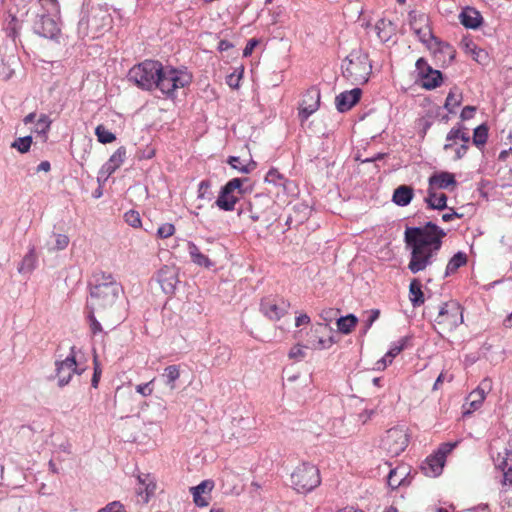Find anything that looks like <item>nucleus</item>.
Wrapping results in <instances>:
<instances>
[{
  "instance_id": "nucleus-18",
  "label": "nucleus",
  "mask_w": 512,
  "mask_h": 512,
  "mask_svg": "<svg viewBox=\"0 0 512 512\" xmlns=\"http://www.w3.org/2000/svg\"><path fill=\"white\" fill-rule=\"evenodd\" d=\"M496 467L504 471L501 494L502 497L509 492V487L512 486V451H505V457L501 458L500 454L496 459Z\"/></svg>"
},
{
  "instance_id": "nucleus-46",
  "label": "nucleus",
  "mask_w": 512,
  "mask_h": 512,
  "mask_svg": "<svg viewBox=\"0 0 512 512\" xmlns=\"http://www.w3.org/2000/svg\"><path fill=\"white\" fill-rule=\"evenodd\" d=\"M58 33L56 23L50 18L43 20V33L44 37L53 38Z\"/></svg>"
},
{
  "instance_id": "nucleus-33",
  "label": "nucleus",
  "mask_w": 512,
  "mask_h": 512,
  "mask_svg": "<svg viewBox=\"0 0 512 512\" xmlns=\"http://www.w3.org/2000/svg\"><path fill=\"white\" fill-rule=\"evenodd\" d=\"M467 255L464 252H457L448 262L445 275L454 274L460 267L467 264Z\"/></svg>"
},
{
  "instance_id": "nucleus-7",
  "label": "nucleus",
  "mask_w": 512,
  "mask_h": 512,
  "mask_svg": "<svg viewBox=\"0 0 512 512\" xmlns=\"http://www.w3.org/2000/svg\"><path fill=\"white\" fill-rule=\"evenodd\" d=\"M434 321L439 333L452 332L463 323L462 307L456 301L445 302L440 306Z\"/></svg>"
},
{
  "instance_id": "nucleus-36",
  "label": "nucleus",
  "mask_w": 512,
  "mask_h": 512,
  "mask_svg": "<svg viewBox=\"0 0 512 512\" xmlns=\"http://www.w3.org/2000/svg\"><path fill=\"white\" fill-rule=\"evenodd\" d=\"M262 200H263V198L261 196L257 195L249 203L250 218L253 222L259 221L265 214L264 210H259V206H260ZM264 200H265V198H264ZM266 202L269 203L270 200L266 199Z\"/></svg>"
},
{
  "instance_id": "nucleus-27",
  "label": "nucleus",
  "mask_w": 512,
  "mask_h": 512,
  "mask_svg": "<svg viewBox=\"0 0 512 512\" xmlns=\"http://www.w3.org/2000/svg\"><path fill=\"white\" fill-rule=\"evenodd\" d=\"M409 300L414 308L424 304L425 298L422 291V284L419 279L414 278L409 285Z\"/></svg>"
},
{
  "instance_id": "nucleus-6",
  "label": "nucleus",
  "mask_w": 512,
  "mask_h": 512,
  "mask_svg": "<svg viewBox=\"0 0 512 512\" xmlns=\"http://www.w3.org/2000/svg\"><path fill=\"white\" fill-rule=\"evenodd\" d=\"M290 481L295 491L307 494L321 484L320 470L313 463L302 462L294 468Z\"/></svg>"
},
{
  "instance_id": "nucleus-54",
  "label": "nucleus",
  "mask_w": 512,
  "mask_h": 512,
  "mask_svg": "<svg viewBox=\"0 0 512 512\" xmlns=\"http://www.w3.org/2000/svg\"><path fill=\"white\" fill-rule=\"evenodd\" d=\"M210 188V182L208 180H203L198 185V197L199 198H205L206 192Z\"/></svg>"
},
{
  "instance_id": "nucleus-17",
  "label": "nucleus",
  "mask_w": 512,
  "mask_h": 512,
  "mask_svg": "<svg viewBox=\"0 0 512 512\" xmlns=\"http://www.w3.org/2000/svg\"><path fill=\"white\" fill-rule=\"evenodd\" d=\"M410 26L422 43L428 44L434 37L429 26L428 16L424 13L411 12L409 14Z\"/></svg>"
},
{
  "instance_id": "nucleus-41",
  "label": "nucleus",
  "mask_w": 512,
  "mask_h": 512,
  "mask_svg": "<svg viewBox=\"0 0 512 512\" xmlns=\"http://www.w3.org/2000/svg\"><path fill=\"white\" fill-rule=\"evenodd\" d=\"M488 138V128L485 125H479L474 129L473 133V143L480 147L483 146L487 142Z\"/></svg>"
},
{
  "instance_id": "nucleus-8",
  "label": "nucleus",
  "mask_w": 512,
  "mask_h": 512,
  "mask_svg": "<svg viewBox=\"0 0 512 512\" xmlns=\"http://www.w3.org/2000/svg\"><path fill=\"white\" fill-rule=\"evenodd\" d=\"M459 444V441L442 443L438 449L421 465V470L428 477H436L442 473L446 457L449 455Z\"/></svg>"
},
{
  "instance_id": "nucleus-53",
  "label": "nucleus",
  "mask_w": 512,
  "mask_h": 512,
  "mask_svg": "<svg viewBox=\"0 0 512 512\" xmlns=\"http://www.w3.org/2000/svg\"><path fill=\"white\" fill-rule=\"evenodd\" d=\"M155 490H156V484L153 482H150L146 485L144 491H142L141 489L139 490V495H143V493L145 492V496L143 497V499L145 502H148L149 497L154 494Z\"/></svg>"
},
{
  "instance_id": "nucleus-28",
  "label": "nucleus",
  "mask_w": 512,
  "mask_h": 512,
  "mask_svg": "<svg viewBox=\"0 0 512 512\" xmlns=\"http://www.w3.org/2000/svg\"><path fill=\"white\" fill-rule=\"evenodd\" d=\"M414 195L413 188L407 185H400L394 190L392 200L398 206H407Z\"/></svg>"
},
{
  "instance_id": "nucleus-11",
  "label": "nucleus",
  "mask_w": 512,
  "mask_h": 512,
  "mask_svg": "<svg viewBox=\"0 0 512 512\" xmlns=\"http://www.w3.org/2000/svg\"><path fill=\"white\" fill-rule=\"evenodd\" d=\"M334 343L331 329L327 325L317 323L307 333L305 348L324 350L329 349Z\"/></svg>"
},
{
  "instance_id": "nucleus-29",
  "label": "nucleus",
  "mask_w": 512,
  "mask_h": 512,
  "mask_svg": "<svg viewBox=\"0 0 512 512\" xmlns=\"http://www.w3.org/2000/svg\"><path fill=\"white\" fill-rule=\"evenodd\" d=\"M126 158V148L119 147L109 158L107 163L104 165L105 171L108 175L114 173L123 163Z\"/></svg>"
},
{
  "instance_id": "nucleus-39",
  "label": "nucleus",
  "mask_w": 512,
  "mask_h": 512,
  "mask_svg": "<svg viewBox=\"0 0 512 512\" xmlns=\"http://www.w3.org/2000/svg\"><path fill=\"white\" fill-rule=\"evenodd\" d=\"M462 96L460 93H458L457 89H452L448 93L445 101V108L450 112L453 113L455 108L458 107L461 104Z\"/></svg>"
},
{
  "instance_id": "nucleus-13",
  "label": "nucleus",
  "mask_w": 512,
  "mask_h": 512,
  "mask_svg": "<svg viewBox=\"0 0 512 512\" xmlns=\"http://www.w3.org/2000/svg\"><path fill=\"white\" fill-rule=\"evenodd\" d=\"M289 307L290 303L277 296L264 297L260 303L261 313L271 321H279L287 314Z\"/></svg>"
},
{
  "instance_id": "nucleus-3",
  "label": "nucleus",
  "mask_w": 512,
  "mask_h": 512,
  "mask_svg": "<svg viewBox=\"0 0 512 512\" xmlns=\"http://www.w3.org/2000/svg\"><path fill=\"white\" fill-rule=\"evenodd\" d=\"M372 71L368 54L361 50L352 51L342 64V74L352 85L368 82Z\"/></svg>"
},
{
  "instance_id": "nucleus-22",
  "label": "nucleus",
  "mask_w": 512,
  "mask_h": 512,
  "mask_svg": "<svg viewBox=\"0 0 512 512\" xmlns=\"http://www.w3.org/2000/svg\"><path fill=\"white\" fill-rule=\"evenodd\" d=\"M213 488L212 481H203L196 487L191 488L194 502L199 507H205L209 504L210 492Z\"/></svg>"
},
{
  "instance_id": "nucleus-34",
  "label": "nucleus",
  "mask_w": 512,
  "mask_h": 512,
  "mask_svg": "<svg viewBox=\"0 0 512 512\" xmlns=\"http://www.w3.org/2000/svg\"><path fill=\"white\" fill-rule=\"evenodd\" d=\"M358 320L353 314H349L344 317H340L337 320V328L343 334H349L355 328Z\"/></svg>"
},
{
  "instance_id": "nucleus-5",
  "label": "nucleus",
  "mask_w": 512,
  "mask_h": 512,
  "mask_svg": "<svg viewBox=\"0 0 512 512\" xmlns=\"http://www.w3.org/2000/svg\"><path fill=\"white\" fill-rule=\"evenodd\" d=\"M162 71V63L157 60H144L134 65L128 73V78L137 87L151 91L156 89L159 73Z\"/></svg>"
},
{
  "instance_id": "nucleus-42",
  "label": "nucleus",
  "mask_w": 512,
  "mask_h": 512,
  "mask_svg": "<svg viewBox=\"0 0 512 512\" xmlns=\"http://www.w3.org/2000/svg\"><path fill=\"white\" fill-rule=\"evenodd\" d=\"M52 121L46 114H42L37 120L35 133L46 136L47 132L50 129Z\"/></svg>"
},
{
  "instance_id": "nucleus-23",
  "label": "nucleus",
  "mask_w": 512,
  "mask_h": 512,
  "mask_svg": "<svg viewBox=\"0 0 512 512\" xmlns=\"http://www.w3.org/2000/svg\"><path fill=\"white\" fill-rule=\"evenodd\" d=\"M458 141L469 144L470 135L466 128L459 126L453 127L446 136V144L444 145V150L448 151L452 149Z\"/></svg>"
},
{
  "instance_id": "nucleus-9",
  "label": "nucleus",
  "mask_w": 512,
  "mask_h": 512,
  "mask_svg": "<svg viewBox=\"0 0 512 512\" xmlns=\"http://www.w3.org/2000/svg\"><path fill=\"white\" fill-rule=\"evenodd\" d=\"M244 181L245 179L240 178L229 180L221 188L215 201L216 206L224 211H233L243 193L242 186Z\"/></svg>"
},
{
  "instance_id": "nucleus-32",
  "label": "nucleus",
  "mask_w": 512,
  "mask_h": 512,
  "mask_svg": "<svg viewBox=\"0 0 512 512\" xmlns=\"http://www.w3.org/2000/svg\"><path fill=\"white\" fill-rule=\"evenodd\" d=\"M162 377L165 379V384L171 391L176 389V381L180 378L179 365H169L164 369Z\"/></svg>"
},
{
  "instance_id": "nucleus-58",
  "label": "nucleus",
  "mask_w": 512,
  "mask_h": 512,
  "mask_svg": "<svg viewBox=\"0 0 512 512\" xmlns=\"http://www.w3.org/2000/svg\"><path fill=\"white\" fill-rule=\"evenodd\" d=\"M257 44H258V41H257V40H255V39H251V40L247 43L246 47L244 48V50H243V55H244L245 57H247V56L251 55V54H252V52H253V50H254V48L256 47V45H257Z\"/></svg>"
},
{
  "instance_id": "nucleus-30",
  "label": "nucleus",
  "mask_w": 512,
  "mask_h": 512,
  "mask_svg": "<svg viewBox=\"0 0 512 512\" xmlns=\"http://www.w3.org/2000/svg\"><path fill=\"white\" fill-rule=\"evenodd\" d=\"M409 340V337H402L398 341L392 343L390 349L381 360L384 366L392 363L393 359L407 347Z\"/></svg>"
},
{
  "instance_id": "nucleus-24",
  "label": "nucleus",
  "mask_w": 512,
  "mask_h": 512,
  "mask_svg": "<svg viewBox=\"0 0 512 512\" xmlns=\"http://www.w3.org/2000/svg\"><path fill=\"white\" fill-rule=\"evenodd\" d=\"M461 24L470 29L478 28L482 23L481 14L472 7H466L459 15Z\"/></svg>"
},
{
  "instance_id": "nucleus-21",
  "label": "nucleus",
  "mask_w": 512,
  "mask_h": 512,
  "mask_svg": "<svg viewBox=\"0 0 512 512\" xmlns=\"http://www.w3.org/2000/svg\"><path fill=\"white\" fill-rule=\"evenodd\" d=\"M362 91L359 88H354L350 91H345L336 96L335 103L339 112H346L350 110L360 100Z\"/></svg>"
},
{
  "instance_id": "nucleus-38",
  "label": "nucleus",
  "mask_w": 512,
  "mask_h": 512,
  "mask_svg": "<svg viewBox=\"0 0 512 512\" xmlns=\"http://www.w3.org/2000/svg\"><path fill=\"white\" fill-rule=\"evenodd\" d=\"M95 135L97 136V140L102 144L112 143L116 140L115 134L102 124L95 128Z\"/></svg>"
},
{
  "instance_id": "nucleus-12",
  "label": "nucleus",
  "mask_w": 512,
  "mask_h": 512,
  "mask_svg": "<svg viewBox=\"0 0 512 512\" xmlns=\"http://www.w3.org/2000/svg\"><path fill=\"white\" fill-rule=\"evenodd\" d=\"M416 71L421 87L426 90L435 89L443 82L442 73L433 69L424 58L416 61Z\"/></svg>"
},
{
  "instance_id": "nucleus-48",
  "label": "nucleus",
  "mask_w": 512,
  "mask_h": 512,
  "mask_svg": "<svg viewBox=\"0 0 512 512\" xmlns=\"http://www.w3.org/2000/svg\"><path fill=\"white\" fill-rule=\"evenodd\" d=\"M242 72H243V70H241V72L235 71L227 76L226 83L228 84V86L230 88L237 89L239 87L240 80L242 78Z\"/></svg>"
},
{
  "instance_id": "nucleus-40",
  "label": "nucleus",
  "mask_w": 512,
  "mask_h": 512,
  "mask_svg": "<svg viewBox=\"0 0 512 512\" xmlns=\"http://www.w3.org/2000/svg\"><path fill=\"white\" fill-rule=\"evenodd\" d=\"M265 181L275 186L285 187L287 179L276 168H271L265 176Z\"/></svg>"
},
{
  "instance_id": "nucleus-60",
  "label": "nucleus",
  "mask_w": 512,
  "mask_h": 512,
  "mask_svg": "<svg viewBox=\"0 0 512 512\" xmlns=\"http://www.w3.org/2000/svg\"><path fill=\"white\" fill-rule=\"evenodd\" d=\"M475 113V108L472 107V106H466L463 108L462 112H461V118L463 120H467V119H470L473 117Z\"/></svg>"
},
{
  "instance_id": "nucleus-16",
  "label": "nucleus",
  "mask_w": 512,
  "mask_h": 512,
  "mask_svg": "<svg viewBox=\"0 0 512 512\" xmlns=\"http://www.w3.org/2000/svg\"><path fill=\"white\" fill-rule=\"evenodd\" d=\"M320 106V91L311 87L303 94L299 104L298 116L302 122H305Z\"/></svg>"
},
{
  "instance_id": "nucleus-20",
  "label": "nucleus",
  "mask_w": 512,
  "mask_h": 512,
  "mask_svg": "<svg viewBox=\"0 0 512 512\" xmlns=\"http://www.w3.org/2000/svg\"><path fill=\"white\" fill-rule=\"evenodd\" d=\"M457 181L453 173L447 171L436 172L429 177L428 187L433 189H454Z\"/></svg>"
},
{
  "instance_id": "nucleus-50",
  "label": "nucleus",
  "mask_w": 512,
  "mask_h": 512,
  "mask_svg": "<svg viewBox=\"0 0 512 512\" xmlns=\"http://www.w3.org/2000/svg\"><path fill=\"white\" fill-rule=\"evenodd\" d=\"M69 237L64 234L55 235V245L57 250H64L69 245Z\"/></svg>"
},
{
  "instance_id": "nucleus-49",
  "label": "nucleus",
  "mask_w": 512,
  "mask_h": 512,
  "mask_svg": "<svg viewBox=\"0 0 512 512\" xmlns=\"http://www.w3.org/2000/svg\"><path fill=\"white\" fill-rule=\"evenodd\" d=\"M98 512H126L124 506L118 502L114 501L107 504L104 508L100 509Z\"/></svg>"
},
{
  "instance_id": "nucleus-10",
  "label": "nucleus",
  "mask_w": 512,
  "mask_h": 512,
  "mask_svg": "<svg viewBox=\"0 0 512 512\" xmlns=\"http://www.w3.org/2000/svg\"><path fill=\"white\" fill-rule=\"evenodd\" d=\"M408 441L405 429L394 427L386 431L381 440V448L390 456H398L406 449Z\"/></svg>"
},
{
  "instance_id": "nucleus-59",
  "label": "nucleus",
  "mask_w": 512,
  "mask_h": 512,
  "mask_svg": "<svg viewBox=\"0 0 512 512\" xmlns=\"http://www.w3.org/2000/svg\"><path fill=\"white\" fill-rule=\"evenodd\" d=\"M502 188H512V169L508 171V173L502 177Z\"/></svg>"
},
{
  "instance_id": "nucleus-2",
  "label": "nucleus",
  "mask_w": 512,
  "mask_h": 512,
  "mask_svg": "<svg viewBox=\"0 0 512 512\" xmlns=\"http://www.w3.org/2000/svg\"><path fill=\"white\" fill-rule=\"evenodd\" d=\"M121 292V285L111 274H97L95 276V284L90 290L88 305L92 312H97L98 314L107 312L113 309Z\"/></svg>"
},
{
  "instance_id": "nucleus-56",
  "label": "nucleus",
  "mask_w": 512,
  "mask_h": 512,
  "mask_svg": "<svg viewBox=\"0 0 512 512\" xmlns=\"http://www.w3.org/2000/svg\"><path fill=\"white\" fill-rule=\"evenodd\" d=\"M39 3L47 13L57 7V0H39Z\"/></svg>"
},
{
  "instance_id": "nucleus-45",
  "label": "nucleus",
  "mask_w": 512,
  "mask_h": 512,
  "mask_svg": "<svg viewBox=\"0 0 512 512\" xmlns=\"http://www.w3.org/2000/svg\"><path fill=\"white\" fill-rule=\"evenodd\" d=\"M175 232H176V228H175L174 224L163 223L157 229L156 235L160 239H167V238L173 236L175 234Z\"/></svg>"
},
{
  "instance_id": "nucleus-64",
  "label": "nucleus",
  "mask_w": 512,
  "mask_h": 512,
  "mask_svg": "<svg viewBox=\"0 0 512 512\" xmlns=\"http://www.w3.org/2000/svg\"><path fill=\"white\" fill-rule=\"evenodd\" d=\"M100 371H98L97 368H95V371H94V374H93V377H92V386L94 388H96L98 386V382H99V378H100Z\"/></svg>"
},
{
  "instance_id": "nucleus-35",
  "label": "nucleus",
  "mask_w": 512,
  "mask_h": 512,
  "mask_svg": "<svg viewBox=\"0 0 512 512\" xmlns=\"http://www.w3.org/2000/svg\"><path fill=\"white\" fill-rule=\"evenodd\" d=\"M227 163L231 165L233 169L245 174L250 173L256 168V163L254 161H249L248 163L243 164L240 158L236 156H230Z\"/></svg>"
},
{
  "instance_id": "nucleus-43",
  "label": "nucleus",
  "mask_w": 512,
  "mask_h": 512,
  "mask_svg": "<svg viewBox=\"0 0 512 512\" xmlns=\"http://www.w3.org/2000/svg\"><path fill=\"white\" fill-rule=\"evenodd\" d=\"M31 144H32V137L25 136V137H20V138L16 139L11 144V147L17 149L20 153H26L29 151Z\"/></svg>"
},
{
  "instance_id": "nucleus-26",
  "label": "nucleus",
  "mask_w": 512,
  "mask_h": 512,
  "mask_svg": "<svg viewBox=\"0 0 512 512\" xmlns=\"http://www.w3.org/2000/svg\"><path fill=\"white\" fill-rule=\"evenodd\" d=\"M187 249L190 255L192 262L198 266L204 268H211L213 266V262L209 259V257L203 254L200 251V248L194 242L187 243Z\"/></svg>"
},
{
  "instance_id": "nucleus-63",
  "label": "nucleus",
  "mask_w": 512,
  "mask_h": 512,
  "mask_svg": "<svg viewBox=\"0 0 512 512\" xmlns=\"http://www.w3.org/2000/svg\"><path fill=\"white\" fill-rule=\"evenodd\" d=\"M446 380V374L444 372L440 373V375L437 377L433 389L437 390L439 389L440 385Z\"/></svg>"
},
{
  "instance_id": "nucleus-14",
  "label": "nucleus",
  "mask_w": 512,
  "mask_h": 512,
  "mask_svg": "<svg viewBox=\"0 0 512 512\" xmlns=\"http://www.w3.org/2000/svg\"><path fill=\"white\" fill-rule=\"evenodd\" d=\"M492 387L493 383L489 377L482 379L479 385L466 397V402L463 405L464 415L471 414L480 409Z\"/></svg>"
},
{
  "instance_id": "nucleus-51",
  "label": "nucleus",
  "mask_w": 512,
  "mask_h": 512,
  "mask_svg": "<svg viewBox=\"0 0 512 512\" xmlns=\"http://www.w3.org/2000/svg\"><path fill=\"white\" fill-rule=\"evenodd\" d=\"M155 379H152L150 382L145 384H139L136 386V391L144 397L150 396L153 393V388L151 384Z\"/></svg>"
},
{
  "instance_id": "nucleus-61",
  "label": "nucleus",
  "mask_w": 512,
  "mask_h": 512,
  "mask_svg": "<svg viewBox=\"0 0 512 512\" xmlns=\"http://www.w3.org/2000/svg\"><path fill=\"white\" fill-rule=\"evenodd\" d=\"M309 322L310 317L307 314H301L298 317H296L295 325L298 327L301 325L309 324Z\"/></svg>"
},
{
  "instance_id": "nucleus-55",
  "label": "nucleus",
  "mask_w": 512,
  "mask_h": 512,
  "mask_svg": "<svg viewBox=\"0 0 512 512\" xmlns=\"http://www.w3.org/2000/svg\"><path fill=\"white\" fill-rule=\"evenodd\" d=\"M469 144L462 142V144L455 149V157L454 160H459L467 153Z\"/></svg>"
},
{
  "instance_id": "nucleus-19",
  "label": "nucleus",
  "mask_w": 512,
  "mask_h": 512,
  "mask_svg": "<svg viewBox=\"0 0 512 512\" xmlns=\"http://www.w3.org/2000/svg\"><path fill=\"white\" fill-rule=\"evenodd\" d=\"M157 281L166 294H172L178 283V276L174 268L163 266L157 272Z\"/></svg>"
},
{
  "instance_id": "nucleus-31",
  "label": "nucleus",
  "mask_w": 512,
  "mask_h": 512,
  "mask_svg": "<svg viewBox=\"0 0 512 512\" xmlns=\"http://www.w3.org/2000/svg\"><path fill=\"white\" fill-rule=\"evenodd\" d=\"M407 474V468L404 466H399L394 469H391L387 478L388 485L392 489L400 487L403 484Z\"/></svg>"
},
{
  "instance_id": "nucleus-37",
  "label": "nucleus",
  "mask_w": 512,
  "mask_h": 512,
  "mask_svg": "<svg viewBox=\"0 0 512 512\" xmlns=\"http://www.w3.org/2000/svg\"><path fill=\"white\" fill-rule=\"evenodd\" d=\"M37 257L33 251L29 252L22 259L18 271L21 274L31 273L36 267Z\"/></svg>"
},
{
  "instance_id": "nucleus-1",
  "label": "nucleus",
  "mask_w": 512,
  "mask_h": 512,
  "mask_svg": "<svg viewBox=\"0 0 512 512\" xmlns=\"http://www.w3.org/2000/svg\"><path fill=\"white\" fill-rule=\"evenodd\" d=\"M445 236L446 232L433 222L420 227H406L404 242L410 250L408 269L413 274L432 265Z\"/></svg>"
},
{
  "instance_id": "nucleus-47",
  "label": "nucleus",
  "mask_w": 512,
  "mask_h": 512,
  "mask_svg": "<svg viewBox=\"0 0 512 512\" xmlns=\"http://www.w3.org/2000/svg\"><path fill=\"white\" fill-rule=\"evenodd\" d=\"M288 356L290 359L302 360L306 356V353L304 351V346H302L300 344L294 345L290 349Z\"/></svg>"
},
{
  "instance_id": "nucleus-52",
  "label": "nucleus",
  "mask_w": 512,
  "mask_h": 512,
  "mask_svg": "<svg viewBox=\"0 0 512 512\" xmlns=\"http://www.w3.org/2000/svg\"><path fill=\"white\" fill-rule=\"evenodd\" d=\"M94 313L95 312H90L89 314V320H90V329H91V332L93 335H96L100 332H102V326L101 324L98 322V320L95 318L94 316Z\"/></svg>"
},
{
  "instance_id": "nucleus-4",
  "label": "nucleus",
  "mask_w": 512,
  "mask_h": 512,
  "mask_svg": "<svg viewBox=\"0 0 512 512\" xmlns=\"http://www.w3.org/2000/svg\"><path fill=\"white\" fill-rule=\"evenodd\" d=\"M191 82L192 74L187 70L162 64V71L159 73L156 89L166 97L174 98L178 89L189 86Z\"/></svg>"
},
{
  "instance_id": "nucleus-44",
  "label": "nucleus",
  "mask_w": 512,
  "mask_h": 512,
  "mask_svg": "<svg viewBox=\"0 0 512 512\" xmlns=\"http://www.w3.org/2000/svg\"><path fill=\"white\" fill-rule=\"evenodd\" d=\"M125 222L133 227V228H140L142 226L141 217L138 211L135 210H129L124 214Z\"/></svg>"
},
{
  "instance_id": "nucleus-62",
  "label": "nucleus",
  "mask_w": 512,
  "mask_h": 512,
  "mask_svg": "<svg viewBox=\"0 0 512 512\" xmlns=\"http://www.w3.org/2000/svg\"><path fill=\"white\" fill-rule=\"evenodd\" d=\"M461 217H462L461 214H458L457 212H455V211H453L451 209L450 213H445V214L442 215V220L444 222H449V221H452L455 218H461Z\"/></svg>"
},
{
  "instance_id": "nucleus-57",
  "label": "nucleus",
  "mask_w": 512,
  "mask_h": 512,
  "mask_svg": "<svg viewBox=\"0 0 512 512\" xmlns=\"http://www.w3.org/2000/svg\"><path fill=\"white\" fill-rule=\"evenodd\" d=\"M380 311L378 309H373L370 311V315L367 319L366 328L369 329L372 324L379 318Z\"/></svg>"
},
{
  "instance_id": "nucleus-25",
  "label": "nucleus",
  "mask_w": 512,
  "mask_h": 512,
  "mask_svg": "<svg viewBox=\"0 0 512 512\" xmlns=\"http://www.w3.org/2000/svg\"><path fill=\"white\" fill-rule=\"evenodd\" d=\"M425 202L430 209L443 210L447 208V196L444 193H438L435 189L428 187Z\"/></svg>"
},
{
  "instance_id": "nucleus-15",
  "label": "nucleus",
  "mask_w": 512,
  "mask_h": 512,
  "mask_svg": "<svg viewBox=\"0 0 512 512\" xmlns=\"http://www.w3.org/2000/svg\"><path fill=\"white\" fill-rule=\"evenodd\" d=\"M83 371V368H79L75 359L74 350L72 349L71 353L64 360L56 362L58 385L60 387L67 385L74 374H81Z\"/></svg>"
}]
</instances>
